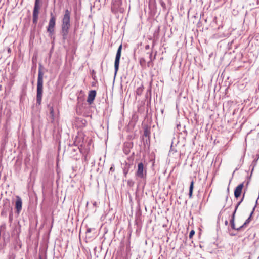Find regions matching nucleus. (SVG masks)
I'll list each match as a JSON object with an SVG mask.
<instances>
[{"label":"nucleus","instance_id":"nucleus-5","mask_svg":"<svg viewBox=\"0 0 259 259\" xmlns=\"http://www.w3.org/2000/svg\"><path fill=\"white\" fill-rule=\"evenodd\" d=\"M40 9L39 0H35L33 11V24L36 25L38 19L39 10Z\"/></svg>","mask_w":259,"mask_h":259},{"label":"nucleus","instance_id":"nucleus-2","mask_svg":"<svg viewBox=\"0 0 259 259\" xmlns=\"http://www.w3.org/2000/svg\"><path fill=\"white\" fill-rule=\"evenodd\" d=\"M43 66L41 64H39L38 78L37 81V95L36 102L39 105L41 104L42 93H43V78L44 72L42 71Z\"/></svg>","mask_w":259,"mask_h":259},{"label":"nucleus","instance_id":"nucleus-19","mask_svg":"<svg viewBox=\"0 0 259 259\" xmlns=\"http://www.w3.org/2000/svg\"><path fill=\"white\" fill-rule=\"evenodd\" d=\"M150 48V46L149 45H147L145 46V49L146 50H148Z\"/></svg>","mask_w":259,"mask_h":259},{"label":"nucleus","instance_id":"nucleus-20","mask_svg":"<svg viewBox=\"0 0 259 259\" xmlns=\"http://www.w3.org/2000/svg\"><path fill=\"white\" fill-rule=\"evenodd\" d=\"M124 152L126 154H128V150H124Z\"/></svg>","mask_w":259,"mask_h":259},{"label":"nucleus","instance_id":"nucleus-22","mask_svg":"<svg viewBox=\"0 0 259 259\" xmlns=\"http://www.w3.org/2000/svg\"><path fill=\"white\" fill-rule=\"evenodd\" d=\"M225 224L227 225L228 224V221H225Z\"/></svg>","mask_w":259,"mask_h":259},{"label":"nucleus","instance_id":"nucleus-13","mask_svg":"<svg viewBox=\"0 0 259 259\" xmlns=\"http://www.w3.org/2000/svg\"><path fill=\"white\" fill-rule=\"evenodd\" d=\"M193 185H194V182H193V181H192L191 182V185H190V189H189V196L190 197L192 195V192H193Z\"/></svg>","mask_w":259,"mask_h":259},{"label":"nucleus","instance_id":"nucleus-7","mask_svg":"<svg viewBox=\"0 0 259 259\" xmlns=\"http://www.w3.org/2000/svg\"><path fill=\"white\" fill-rule=\"evenodd\" d=\"M137 176L138 177L143 178L146 174V168L142 162L139 163L138 164V169L137 170Z\"/></svg>","mask_w":259,"mask_h":259},{"label":"nucleus","instance_id":"nucleus-3","mask_svg":"<svg viewBox=\"0 0 259 259\" xmlns=\"http://www.w3.org/2000/svg\"><path fill=\"white\" fill-rule=\"evenodd\" d=\"M55 24L56 17L53 13H51L50 14V19L49 20V24L47 27V32L49 33L50 36H52L54 32Z\"/></svg>","mask_w":259,"mask_h":259},{"label":"nucleus","instance_id":"nucleus-18","mask_svg":"<svg viewBox=\"0 0 259 259\" xmlns=\"http://www.w3.org/2000/svg\"><path fill=\"white\" fill-rule=\"evenodd\" d=\"M156 41L155 40H153L152 42V49L154 48V46L155 45Z\"/></svg>","mask_w":259,"mask_h":259},{"label":"nucleus","instance_id":"nucleus-8","mask_svg":"<svg viewBox=\"0 0 259 259\" xmlns=\"http://www.w3.org/2000/svg\"><path fill=\"white\" fill-rule=\"evenodd\" d=\"M96 92L95 90H91L90 91L88 99H87V102L90 104H92L93 102V101L95 99V98L96 97Z\"/></svg>","mask_w":259,"mask_h":259},{"label":"nucleus","instance_id":"nucleus-12","mask_svg":"<svg viewBox=\"0 0 259 259\" xmlns=\"http://www.w3.org/2000/svg\"><path fill=\"white\" fill-rule=\"evenodd\" d=\"M143 86L142 85L139 88H138L137 89V90H136V94L137 95H141L143 92Z\"/></svg>","mask_w":259,"mask_h":259},{"label":"nucleus","instance_id":"nucleus-23","mask_svg":"<svg viewBox=\"0 0 259 259\" xmlns=\"http://www.w3.org/2000/svg\"><path fill=\"white\" fill-rule=\"evenodd\" d=\"M38 259H42V258L41 257V256H39Z\"/></svg>","mask_w":259,"mask_h":259},{"label":"nucleus","instance_id":"nucleus-21","mask_svg":"<svg viewBox=\"0 0 259 259\" xmlns=\"http://www.w3.org/2000/svg\"><path fill=\"white\" fill-rule=\"evenodd\" d=\"M91 229L90 228V229H88L87 230V232H91Z\"/></svg>","mask_w":259,"mask_h":259},{"label":"nucleus","instance_id":"nucleus-10","mask_svg":"<svg viewBox=\"0 0 259 259\" xmlns=\"http://www.w3.org/2000/svg\"><path fill=\"white\" fill-rule=\"evenodd\" d=\"M22 202L21 198L19 196H17L15 207L18 212H19L22 209Z\"/></svg>","mask_w":259,"mask_h":259},{"label":"nucleus","instance_id":"nucleus-4","mask_svg":"<svg viewBox=\"0 0 259 259\" xmlns=\"http://www.w3.org/2000/svg\"><path fill=\"white\" fill-rule=\"evenodd\" d=\"M122 2L121 0H115L112 2L111 6V11L114 13L117 12L122 13L124 9L122 8Z\"/></svg>","mask_w":259,"mask_h":259},{"label":"nucleus","instance_id":"nucleus-9","mask_svg":"<svg viewBox=\"0 0 259 259\" xmlns=\"http://www.w3.org/2000/svg\"><path fill=\"white\" fill-rule=\"evenodd\" d=\"M243 186V183H241L237 186V187L235 188L234 191V196L236 198H238L240 196Z\"/></svg>","mask_w":259,"mask_h":259},{"label":"nucleus","instance_id":"nucleus-25","mask_svg":"<svg viewBox=\"0 0 259 259\" xmlns=\"http://www.w3.org/2000/svg\"><path fill=\"white\" fill-rule=\"evenodd\" d=\"M163 4H164V2H162V3H161V5H163Z\"/></svg>","mask_w":259,"mask_h":259},{"label":"nucleus","instance_id":"nucleus-6","mask_svg":"<svg viewBox=\"0 0 259 259\" xmlns=\"http://www.w3.org/2000/svg\"><path fill=\"white\" fill-rule=\"evenodd\" d=\"M122 44H121L118 49L116 55L115 62H114V68H115V75H116L119 66L120 59L121 55V50H122Z\"/></svg>","mask_w":259,"mask_h":259},{"label":"nucleus","instance_id":"nucleus-14","mask_svg":"<svg viewBox=\"0 0 259 259\" xmlns=\"http://www.w3.org/2000/svg\"><path fill=\"white\" fill-rule=\"evenodd\" d=\"M150 132L149 130H148V129L146 128L144 131V136H145V137H149L150 136Z\"/></svg>","mask_w":259,"mask_h":259},{"label":"nucleus","instance_id":"nucleus-24","mask_svg":"<svg viewBox=\"0 0 259 259\" xmlns=\"http://www.w3.org/2000/svg\"><path fill=\"white\" fill-rule=\"evenodd\" d=\"M163 4H164V2H162V3H161V5H163Z\"/></svg>","mask_w":259,"mask_h":259},{"label":"nucleus","instance_id":"nucleus-27","mask_svg":"<svg viewBox=\"0 0 259 259\" xmlns=\"http://www.w3.org/2000/svg\"><path fill=\"white\" fill-rule=\"evenodd\" d=\"M110 170H113L112 167H111Z\"/></svg>","mask_w":259,"mask_h":259},{"label":"nucleus","instance_id":"nucleus-17","mask_svg":"<svg viewBox=\"0 0 259 259\" xmlns=\"http://www.w3.org/2000/svg\"><path fill=\"white\" fill-rule=\"evenodd\" d=\"M152 51H151V52L149 53V59H150V61H152Z\"/></svg>","mask_w":259,"mask_h":259},{"label":"nucleus","instance_id":"nucleus-11","mask_svg":"<svg viewBox=\"0 0 259 259\" xmlns=\"http://www.w3.org/2000/svg\"><path fill=\"white\" fill-rule=\"evenodd\" d=\"M241 202V201H240L238 203L237 206H236L235 210H234V211L233 212V213L232 214V218L231 220V227H232V229H237V230L239 229L235 228L234 221V215L236 212V209H237V207H238V206L240 205Z\"/></svg>","mask_w":259,"mask_h":259},{"label":"nucleus","instance_id":"nucleus-15","mask_svg":"<svg viewBox=\"0 0 259 259\" xmlns=\"http://www.w3.org/2000/svg\"><path fill=\"white\" fill-rule=\"evenodd\" d=\"M195 234V231L194 230H192L190 231L189 234V238L191 239L193 237L194 235Z\"/></svg>","mask_w":259,"mask_h":259},{"label":"nucleus","instance_id":"nucleus-26","mask_svg":"<svg viewBox=\"0 0 259 259\" xmlns=\"http://www.w3.org/2000/svg\"><path fill=\"white\" fill-rule=\"evenodd\" d=\"M163 4H164V2H162V3H161V5H163Z\"/></svg>","mask_w":259,"mask_h":259},{"label":"nucleus","instance_id":"nucleus-16","mask_svg":"<svg viewBox=\"0 0 259 259\" xmlns=\"http://www.w3.org/2000/svg\"><path fill=\"white\" fill-rule=\"evenodd\" d=\"M50 114H51V116L52 117V120H54V111H53V109L52 108L50 110Z\"/></svg>","mask_w":259,"mask_h":259},{"label":"nucleus","instance_id":"nucleus-1","mask_svg":"<svg viewBox=\"0 0 259 259\" xmlns=\"http://www.w3.org/2000/svg\"><path fill=\"white\" fill-rule=\"evenodd\" d=\"M70 16L71 12L68 9L65 10L63 15L62 25H61V33L63 39L65 40L67 38L69 29L71 26L70 24Z\"/></svg>","mask_w":259,"mask_h":259}]
</instances>
